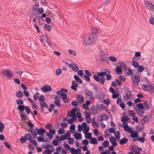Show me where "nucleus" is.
<instances>
[{
    "instance_id": "obj_30",
    "label": "nucleus",
    "mask_w": 154,
    "mask_h": 154,
    "mask_svg": "<svg viewBox=\"0 0 154 154\" xmlns=\"http://www.w3.org/2000/svg\"><path fill=\"white\" fill-rule=\"evenodd\" d=\"M75 125L72 124L71 125L69 128V129L72 133H74L75 131Z\"/></svg>"
},
{
    "instance_id": "obj_36",
    "label": "nucleus",
    "mask_w": 154,
    "mask_h": 154,
    "mask_svg": "<svg viewBox=\"0 0 154 154\" xmlns=\"http://www.w3.org/2000/svg\"><path fill=\"white\" fill-rule=\"evenodd\" d=\"M54 150L53 149H47L45 151L43 152V153H45V154H51V153L53 152Z\"/></svg>"
},
{
    "instance_id": "obj_34",
    "label": "nucleus",
    "mask_w": 154,
    "mask_h": 154,
    "mask_svg": "<svg viewBox=\"0 0 154 154\" xmlns=\"http://www.w3.org/2000/svg\"><path fill=\"white\" fill-rule=\"evenodd\" d=\"M144 104L145 105L144 109H145L146 110H148L149 108L148 101L147 100L145 101Z\"/></svg>"
},
{
    "instance_id": "obj_10",
    "label": "nucleus",
    "mask_w": 154,
    "mask_h": 154,
    "mask_svg": "<svg viewBox=\"0 0 154 154\" xmlns=\"http://www.w3.org/2000/svg\"><path fill=\"white\" fill-rule=\"evenodd\" d=\"M131 92L129 90H127L125 91V95L123 97V100H126L129 99V98L131 96Z\"/></svg>"
},
{
    "instance_id": "obj_3",
    "label": "nucleus",
    "mask_w": 154,
    "mask_h": 154,
    "mask_svg": "<svg viewBox=\"0 0 154 154\" xmlns=\"http://www.w3.org/2000/svg\"><path fill=\"white\" fill-rule=\"evenodd\" d=\"M136 106L139 108V109L136 110L137 113L138 115L142 116V114L144 113V112L142 110H144V106L143 104L142 103H139L136 104Z\"/></svg>"
},
{
    "instance_id": "obj_58",
    "label": "nucleus",
    "mask_w": 154,
    "mask_h": 154,
    "mask_svg": "<svg viewBox=\"0 0 154 154\" xmlns=\"http://www.w3.org/2000/svg\"><path fill=\"white\" fill-rule=\"evenodd\" d=\"M69 52L70 54L74 56H75L76 55V52L74 51H72L69 49Z\"/></svg>"
},
{
    "instance_id": "obj_19",
    "label": "nucleus",
    "mask_w": 154,
    "mask_h": 154,
    "mask_svg": "<svg viewBox=\"0 0 154 154\" xmlns=\"http://www.w3.org/2000/svg\"><path fill=\"white\" fill-rule=\"evenodd\" d=\"M107 59V57L105 55H99V61L100 62H104Z\"/></svg>"
},
{
    "instance_id": "obj_5",
    "label": "nucleus",
    "mask_w": 154,
    "mask_h": 154,
    "mask_svg": "<svg viewBox=\"0 0 154 154\" xmlns=\"http://www.w3.org/2000/svg\"><path fill=\"white\" fill-rule=\"evenodd\" d=\"M94 80L96 82H99V83L102 85H103L105 81V79L103 77H101L100 78L97 75H94L93 76Z\"/></svg>"
},
{
    "instance_id": "obj_63",
    "label": "nucleus",
    "mask_w": 154,
    "mask_h": 154,
    "mask_svg": "<svg viewBox=\"0 0 154 154\" xmlns=\"http://www.w3.org/2000/svg\"><path fill=\"white\" fill-rule=\"evenodd\" d=\"M38 13L40 14H42L44 12V9L42 7L38 8Z\"/></svg>"
},
{
    "instance_id": "obj_62",
    "label": "nucleus",
    "mask_w": 154,
    "mask_h": 154,
    "mask_svg": "<svg viewBox=\"0 0 154 154\" xmlns=\"http://www.w3.org/2000/svg\"><path fill=\"white\" fill-rule=\"evenodd\" d=\"M68 143L70 144H71L73 143V142L74 141L73 138H69L68 139Z\"/></svg>"
},
{
    "instance_id": "obj_12",
    "label": "nucleus",
    "mask_w": 154,
    "mask_h": 154,
    "mask_svg": "<svg viewBox=\"0 0 154 154\" xmlns=\"http://www.w3.org/2000/svg\"><path fill=\"white\" fill-rule=\"evenodd\" d=\"M29 131L30 132L33 138H36L37 133H36L37 131H36V130H35V129H33L32 128H30Z\"/></svg>"
},
{
    "instance_id": "obj_15",
    "label": "nucleus",
    "mask_w": 154,
    "mask_h": 154,
    "mask_svg": "<svg viewBox=\"0 0 154 154\" xmlns=\"http://www.w3.org/2000/svg\"><path fill=\"white\" fill-rule=\"evenodd\" d=\"M77 97V100L79 103H81L84 101V98L82 95L80 94L78 95Z\"/></svg>"
},
{
    "instance_id": "obj_25",
    "label": "nucleus",
    "mask_w": 154,
    "mask_h": 154,
    "mask_svg": "<svg viewBox=\"0 0 154 154\" xmlns=\"http://www.w3.org/2000/svg\"><path fill=\"white\" fill-rule=\"evenodd\" d=\"M116 72H117L119 73H117L118 75L121 74L122 73V68L120 66H117L116 69Z\"/></svg>"
},
{
    "instance_id": "obj_48",
    "label": "nucleus",
    "mask_w": 154,
    "mask_h": 154,
    "mask_svg": "<svg viewBox=\"0 0 154 154\" xmlns=\"http://www.w3.org/2000/svg\"><path fill=\"white\" fill-rule=\"evenodd\" d=\"M123 128H124V130H125L126 131H128L129 129V127L128 126V124L126 123H125V124L124 125V126H123Z\"/></svg>"
},
{
    "instance_id": "obj_40",
    "label": "nucleus",
    "mask_w": 154,
    "mask_h": 154,
    "mask_svg": "<svg viewBox=\"0 0 154 154\" xmlns=\"http://www.w3.org/2000/svg\"><path fill=\"white\" fill-rule=\"evenodd\" d=\"M52 125L50 123H47L45 125L46 129L50 130L52 128Z\"/></svg>"
},
{
    "instance_id": "obj_7",
    "label": "nucleus",
    "mask_w": 154,
    "mask_h": 154,
    "mask_svg": "<svg viewBox=\"0 0 154 154\" xmlns=\"http://www.w3.org/2000/svg\"><path fill=\"white\" fill-rule=\"evenodd\" d=\"M85 94L88 97H90L91 99L94 98L93 94L92 91H91L87 88H85L84 90Z\"/></svg>"
},
{
    "instance_id": "obj_22",
    "label": "nucleus",
    "mask_w": 154,
    "mask_h": 154,
    "mask_svg": "<svg viewBox=\"0 0 154 154\" xmlns=\"http://www.w3.org/2000/svg\"><path fill=\"white\" fill-rule=\"evenodd\" d=\"M108 72L106 74V80L107 81H109L111 80L112 78L111 75L109 74L111 73L109 69H107Z\"/></svg>"
},
{
    "instance_id": "obj_16",
    "label": "nucleus",
    "mask_w": 154,
    "mask_h": 154,
    "mask_svg": "<svg viewBox=\"0 0 154 154\" xmlns=\"http://www.w3.org/2000/svg\"><path fill=\"white\" fill-rule=\"evenodd\" d=\"M128 140L126 137H124L120 140L119 142L121 145L126 143L128 141Z\"/></svg>"
},
{
    "instance_id": "obj_55",
    "label": "nucleus",
    "mask_w": 154,
    "mask_h": 154,
    "mask_svg": "<svg viewBox=\"0 0 154 154\" xmlns=\"http://www.w3.org/2000/svg\"><path fill=\"white\" fill-rule=\"evenodd\" d=\"M26 140L25 137L21 136L20 139V142L21 143H23L26 142Z\"/></svg>"
},
{
    "instance_id": "obj_27",
    "label": "nucleus",
    "mask_w": 154,
    "mask_h": 154,
    "mask_svg": "<svg viewBox=\"0 0 154 154\" xmlns=\"http://www.w3.org/2000/svg\"><path fill=\"white\" fill-rule=\"evenodd\" d=\"M25 107L24 105H19L18 106V109L20 112H22L25 109Z\"/></svg>"
},
{
    "instance_id": "obj_42",
    "label": "nucleus",
    "mask_w": 154,
    "mask_h": 154,
    "mask_svg": "<svg viewBox=\"0 0 154 154\" xmlns=\"http://www.w3.org/2000/svg\"><path fill=\"white\" fill-rule=\"evenodd\" d=\"M68 139V137H66L65 134L61 136L60 137V139L58 140V141H60L61 140H63L65 139Z\"/></svg>"
},
{
    "instance_id": "obj_57",
    "label": "nucleus",
    "mask_w": 154,
    "mask_h": 154,
    "mask_svg": "<svg viewBox=\"0 0 154 154\" xmlns=\"http://www.w3.org/2000/svg\"><path fill=\"white\" fill-rule=\"evenodd\" d=\"M138 69V71L140 72H141L143 71V69H144V68L142 66H138L137 67Z\"/></svg>"
},
{
    "instance_id": "obj_9",
    "label": "nucleus",
    "mask_w": 154,
    "mask_h": 154,
    "mask_svg": "<svg viewBox=\"0 0 154 154\" xmlns=\"http://www.w3.org/2000/svg\"><path fill=\"white\" fill-rule=\"evenodd\" d=\"M51 87L49 85H46L44 87H42V91L44 92H46L51 91Z\"/></svg>"
},
{
    "instance_id": "obj_6",
    "label": "nucleus",
    "mask_w": 154,
    "mask_h": 154,
    "mask_svg": "<svg viewBox=\"0 0 154 154\" xmlns=\"http://www.w3.org/2000/svg\"><path fill=\"white\" fill-rule=\"evenodd\" d=\"M151 117L149 114L146 115L145 116H142L141 123L143 124H146L149 120Z\"/></svg>"
},
{
    "instance_id": "obj_61",
    "label": "nucleus",
    "mask_w": 154,
    "mask_h": 154,
    "mask_svg": "<svg viewBox=\"0 0 154 154\" xmlns=\"http://www.w3.org/2000/svg\"><path fill=\"white\" fill-rule=\"evenodd\" d=\"M61 69H58L56 71V75H59L61 73Z\"/></svg>"
},
{
    "instance_id": "obj_23",
    "label": "nucleus",
    "mask_w": 154,
    "mask_h": 154,
    "mask_svg": "<svg viewBox=\"0 0 154 154\" xmlns=\"http://www.w3.org/2000/svg\"><path fill=\"white\" fill-rule=\"evenodd\" d=\"M39 100L40 101V104H41V103L44 104V103H45V97L43 95H41L40 96L39 98Z\"/></svg>"
},
{
    "instance_id": "obj_45",
    "label": "nucleus",
    "mask_w": 154,
    "mask_h": 154,
    "mask_svg": "<svg viewBox=\"0 0 154 154\" xmlns=\"http://www.w3.org/2000/svg\"><path fill=\"white\" fill-rule=\"evenodd\" d=\"M39 94L38 92H36L34 95L33 97V99L35 100H36L38 97V95Z\"/></svg>"
},
{
    "instance_id": "obj_37",
    "label": "nucleus",
    "mask_w": 154,
    "mask_h": 154,
    "mask_svg": "<svg viewBox=\"0 0 154 154\" xmlns=\"http://www.w3.org/2000/svg\"><path fill=\"white\" fill-rule=\"evenodd\" d=\"M109 143L107 140H105L104 141L103 143H102V145L105 147H107L109 146Z\"/></svg>"
},
{
    "instance_id": "obj_44",
    "label": "nucleus",
    "mask_w": 154,
    "mask_h": 154,
    "mask_svg": "<svg viewBox=\"0 0 154 154\" xmlns=\"http://www.w3.org/2000/svg\"><path fill=\"white\" fill-rule=\"evenodd\" d=\"M29 142L34 145L36 147H37V142L36 140L31 139Z\"/></svg>"
},
{
    "instance_id": "obj_35",
    "label": "nucleus",
    "mask_w": 154,
    "mask_h": 154,
    "mask_svg": "<svg viewBox=\"0 0 154 154\" xmlns=\"http://www.w3.org/2000/svg\"><path fill=\"white\" fill-rule=\"evenodd\" d=\"M70 151L72 154H77L78 152L76 151V149L74 147L71 148Z\"/></svg>"
},
{
    "instance_id": "obj_31",
    "label": "nucleus",
    "mask_w": 154,
    "mask_h": 154,
    "mask_svg": "<svg viewBox=\"0 0 154 154\" xmlns=\"http://www.w3.org/2000/svg\"><path fill=\"white\" fill-rule=\"evenodd\" d=\"M44 27L46 30L48 31H50L51 30V26L50 25L45 24L44 25Z\"/></svg>"
},
{
    "instance_id": "obj_33",
    "label": "nucleus",
    "mask_w": 154,
    "mask_h": 154,
    "mask_svg": "<svg viewBox=\"0 0 154 154\" xmlns=\"http://www.w3.org/2000/svg\"><path fill=\"white\" fill-rule=\"evenodd\" d=\"M24 137L26 140H29V141L31 140L32 138L31 135L28 134H25Z\"/></svg>"
},
{
    "instance_id": "obj_18",
    "label": "nucleus",
    "mask_w": 154,
    "mask_h": 154,
    "mask_svg": "<svg viewBox=\"0 0 154 154\" xmlns=\"http://www.w3.org/2000/svg\"><path fill=\"white\" fill-rule=\"evenodd\" d=\"M73 135L75 138L76 140H80L82 138V136L81 134H79L77 132H75Z\"/></svg>"
},
{
    "instance_id": "obj_53",
    "label": "nucleus",
    "mask_w": 154,
    "mask_h": 154,
    "mask_svg": "<svg viewBox=\"0 0 154 154\" xmlns=\"http://www.w3.org/2000/svg\"><path fill=\"white\" fill-rule=\"evenodd\" d=\"M133 65L134 67L137 68L139 66V64L136 61H133Z\"/></svg>"
},
{
    "instance_id": "obj_56",
    "label": "nucleus",
    "mask_w": 154,
    "mask_h": 154,
    "mask_svg": "<svg viewBox=\"0 0 154 154\" xmlns=\"http://www.w3.org/2000/svg\"><path fill=\"white\" fill-rule=\"evenodd\" d=\"M25 109L27 113L29 114L31 111L30 107L28 106H26L25 107Z\"/></svg>"
},
{
    "instance_id": "obj_21",
    "label": "nucleus",
    "mask_w": 154,
    "mask_h": 154,
    "mask_svg": "<svg viewBox=\"0 0 154 154\" xmlns=\"http://www.w3.org/2000/svg\"><path fill=\"white\" fill-rule=\"evenodd\" d=\"M43 104H44L41 103V104H40V108H41V111H42V112H44V109H43L45 107L46 108H48V105L46 103H44Z\"/></svg>"
},
{
    "instance_id": "obj_24",
    "label": "nucleus",
    "mask_w": 154,
    "mask_h": 154,
    "mask_svg": "<svg viewBox=\"0 0 154 154\" xmlns=\"http://www.w3.org/2000/svg\"><path fill=\"white\" fill-rule=\"evenodd\" d=\"M76 112V111L75 109H72L71 110L70 113L69 112L68 116L69 117H71L72 115H75Z\"/></svg>"
},
{
    "instance_id": "obj_47",
    "label": "nucleus",
    "mask_w": 154,
    "mask_h": 154,
    "mask_svg": "<svg viewBox=\"0 0 154 154\" xmlns=\"http://www.w3.org/2000/svg\"><path fill=\"white\" fill-rule=\"evenodd\" d=\"M98 30L97 28H96V27H94L93 28L92 30V32L91 33L96 35L97 33Z\"/></svg>"
},
{
    "instance_id": "obj_41",
    "label": "nucleus",
    "mask_w": 154,
    "mask_h": 154,
    "mask_svg": "<svg viewBox=\"0 0 154 154\" xmlns=\"http://www.w3.org/2000/svg\"><path fill=\"white\" fill-rule=\"evenodd\" d=\"M22 119L26 120V116L25 114L22 112H20Z\"/></svg>"
},
{
    "instance_id": "obj_4",
    "label": "nucleus",
    "mask_w": 154,
    "mask_h": 154,
    "mask_svg": "<svg viewBox=\"0 0 154 154\" xmlns=\"http://www.w3.org/2000/svg\"><path fill=\"white\" fill-rule=\"evenodd\" d=\"M152 84H151L148 85L147 84L144 85H142V88L143 90L146 91H149L151 92H153L154 88L152 87Z\"/></svg>"
},
{
    "instance_id": "obj_50",
    "label": "nucleus",
    "mask_w": 154,
    "mask_h": 154,
    "mask_svg": "<svg viewBox=\"0 0 154 154\" xmlns=\"http://www.w3.org/2000/svg\"><path fill=\"white\" fill-rule=\"evenodd\" d=\"M103 102L107 105L110 103V100L109 99L106 98L103 100Z\"/></svg>"
},
{
    "instance_id": "obj_32",
    "label": "nucleus",
    "mask_w": 154,
    "mask_h": 154,
    "mask_svg": "<svg viewBox=\"0 0 154 154\" xmlns=\"http://www.w3.org/2000/svg\"><path fill=\"white\" fill-rule=\"evenodd\" d=\"M130 136L133 138L136 137H138V133L137 132L135 131L134 133H131L130 135Z\"/></svg>"
},
{
    "instance_id": "obj_28",
    "label": "nucleus",
    "mask_w": 154,
    "mask_h": 154,
    "mask_svg": "<svg viewBox=\"0 0 154 154\" xmlns=\"http://www.w3.org/2000/svg\"><path fill=\"white\" fill-rule=\"evenodd\" d=\"M16 97L18 98H21L23 96V94L21 91H18L16 94Z\"/></svg>"
},
{
    "instance_id": "obj_51",
    "label": "nucleus",
    "mask_w": 154,
    "mask_h": 154,
    "mask_svg": "<svg viewBox=\"0 0 154 154\" xmlns=\"http://www.w3.org/2000/svg\"><path fill=\"white\" fill-rule=\"evenodd\" d=\"M58 132L60 134H63L65 133V130L63 128H60L59 129Z\"/></svg>"
},
{
    "instance_id": "obj_60",
    "label": "nucleus",
    "mask_w": 154,
    "mask_h": 154,
    "mask_svg": "<svg viewBox=\"0 0 154 154\" xmlns=\"http://www.w3.org/2000/svg\"><path fill=\"white\" fill-rule=\"evenodd\" d=\"M127 69L128 70V72H127V75H132L133 74V72L131 69L129 68H127Z\"/></svg>"
},
{
    "instance_id": "obj_2",
    "label": "nucleus",
    "mask_w": 154,
    "mask_h": 154,
    "mask_svg": "<svg viewBox=\"0 0 154 154\" xmlns=\"http://www.w3.org/2000/svg\"><path fill=\"white\" fill-rule=\"evenodd\" d=\"M131 79L132 83L134 85L137 86L140 81L139 76L138 74H132L131 75Z\"/></svg>"
},
{
    "instance_id": "obj_52",
    "label": "nucleus",
    "mask_w": 154,
    "mask_h": 154,
    "mask_svg": "<svg viewBox=\"0 0 154 154\" xmlns=\"http://www.w3.org/2000/svg\"><path fill=\"white\" fill-rule=\"evenodd\" d=\"M109 59L112 62H116L117 60V59L115 57L112 56L109 57Z\"/></svg>"
},
{
    "instance_id": "obj_13",
    "label": "nucleus",
    "mask_w": 154,
    "mask_h": 154,
    "mask_svg": "<svg viewBox=\"0 0 154 154\" xmlns=\"http://www.w3.org/2000/svg\"><path fill=\"white\" fill-rule=\"evenodd\" d=\"M107 69H109L107 68L104 69H103V72H98L97 74V76H98V77L99 76H102L103 77L108 72V70H107Z\"/></svg>"
},
{
    "instance_id": "obj_59",
    "label": "nucleus",
    "mask_w": 154,
    "mask_h": 154,
    "mask_svg": "<svg viewBox=\"0 0 154 154\" xmlns=\"http://www.w3.org/2000/svg\"><path fill=\"white\" fill-rule=\"evenodd\" d=\"M89 129V127H88L87 128H85L83 131V133L85 134H86L88 132Z\"/></svg>"
},
{
    "instance_id": "obj_26",
    "label": "nucleus",
    "mask_w": 154,
    "mask_h": 154,
    "mask_svg": "<svg viewBox=\"0 0 154 154\" xmlns=\"http://www.w3.org/2000/svg\"><path fill=\"white\" fill-rule=\"evenodd\" d=\"M90 143L91 144H96L97 143V140L96 138L91 137L90 139Z\"/></svg>"
},
{
    "instance_id": "obj_38",
    "label": "nucleus",
    "mask_w": 154,
    "mask_h": 154,
    "mask_svg": "<svg viewBox=\"0 0 154 154\" xmlns=\"http://www.w3.org/2000/svg\"><path fill=\"white\" fill-rule=\"evenodd\" d=\"M85 119L86 120V121L88 123H89L91 122V118L90 117V116L89 115H86L85 117Z\"/></svg>"
},
{
    "instance_id": "obj_43",
    "label": "nucleus",
    "mask_w": 154,
    "mask_h": 154,
    "mask_svg": "<svg viewBox=\"0 0 154 154\" xmlns=\"http://www.w3.org/2000/svg\"><path fill=\"white\" fill-rule=\"evenodd\" d=\"M55 107V105L53 104H51L50 105V107L48 109L49 112H51Z\"/></svg>"
},
{
    "instance_id": "obj_29",
    "label": "nucleus",
    "mask_w": 154,
    "mask_h": 154,
    "mask_svg": "<svg viewBox=\"0 0 154 154\" xmlns=\"http://www.w3.org/2000/svg\"><path fill=\"white\" fill-rule=\"evenodd\" d=\"M115 137L118 139L119 140L120 139V132L118 131H116L114 133Z\"/></svg>"
},
{
    "instance_id": "obj_8",
    "label": "nucleus",
    "mask_w": 154,
    "mask_h": 154,
    "mask_svg": "<svg viewBox=\"0 0 154 154\" xmlns=\"http://www.w3.org/2000/svg\"><path fill=\"white\" fill-rule=\"evenodd\" d=\"M144 4L147 8L149 10L154 9V5L150 2L148 1H145Z\"/></svg>"
},
{
    "instance_id": "obj_39",
    "label": "nucleus",
    "mask_w": 154,
    "mask_h": 154,
    "mask_svg": "<svg viewBox=\"0 0 154 154\" xmlns=\"http://www.w3.org/2000/svg\"><path fill=\"white\" fill-rule=\"evenodd\" d=\"M85 135V138L87 139H91V137H91L92 134L91 133H89Z\"/></svg>"
},
{
    "instance_id": "obj_54",
    "label": "nucleus",
    "mask_w": 154,
    "mask_h": 154,
    "mask_svg": "<svg viewBox=\"0 0 154 154\" xmlns=\"http://www.w3.org/2000/svg\"><path fill=\"white\" fill-rule=\"evenodd\" d=\"M60 100H55L54 101V103L55 104V105L58 107H60Z\"/></svg>"
},
{
    "instance_id": "obj_49",
    "label": "nucleus",
    "mask_w": 154,
    "mask_h": 154,
    "mask_svg": "<svg viewBox=\"0 0 154 154\" xmlns=\"http://www.w3.org/2000/svg\"><path fill=\"white\" fill-rule=\"evenodd\" d=\"M129 119V118L128 116L127 117H122L121 121L122 122H127Z\"/></svg>"
},
{
    "instance_id": "obj_46",
    "label": "nucleus",
    "mask_w": 154,
    "mask_h": 154,
    "mask_svg": "<svg viewBox=\"0 0 154 154\" xmlns=\"http://www.w3.org/2000/svg\"><path fill=\"white\" fill-rule=\"evenodd\" d=\"M16 103L18 105H21V104H23V102L22 100L20 99H18L17 100Z\"/></svg>"
},
{
    "instance_id": "obj_64",
    "label": "nucleus",
    "mask_w": 154,
    "mask_h": 154,
    "mask_svg": "<svg viewBox=\"0 0 154 154\" xmlns=\"http://www.w3.org/2000/svg\"><path fill=\"white\" fill-rule=\"evenodd\" d=\"M28 126L30 127V128H32L34 127V125L29 121L28 122Z\"/></svg>"
},
{
    "instance_id": "obj_11",
    "label": "nucleus",
    "mask_w": 154,
    "mask_h": 154,
    "mask_svg": "<svg viewBox=\"0 0 154 154\" xmlns=\"http://www.w3.org/2000/svg\"><path fill=\"white\" fill-rule=\"evenodd\" d=\"M3 73L4 75H6L9 78H11L12 76V73L7 69H5L3 71Z\"/></svg>"
},
{
    "instance_id": "obj_14",
    "label": "nucleus",
    "mask_w": 154,
    "mask_h": 154,
    "mask_svg": "<svg viewBox=\"0 0 154 154\" xmlns=\"http://www.w3.org/2000/svg\"><path fill=\"white\" fill-rule=\"evenodd\" d=\"M69 67L71 68L75 72L79 70L78 66L75 64L72 63L71 64H69Z\"/></svg>"
},
{
    "instance_id": "obj_1",
    "label": "nucleus",
    "mask_w": 154,
    "mask_h": 154,
    "mask_svg": "<svg viewBox=\"0 0 154 154\" xmlns=\"http://www.w3.org/2000/svg\"><path fill=\"white\" fill-rule=\"evenodd\" d=\"M83 42L85 45H90L95 42L97 41V35L91 33L88 36L83 37Z\"/></svg>"
},
{
    "instance_id": "obj_17",
    "label": "nucleus",
    "mask_w": 154,
    "mask_h": 154,
    "mask_svg": "<svg viewBox=\"0 0 154 154\" xmlns=\"http://www.w3.org/2000/svg\"><path fill=\"white\" fill-rule=\"evenodd\" d=\"M100 118L99 119L98 121H102L103 120L106 121L109 119V116L105 114H104L103 116H100Z\"/></svg>"
},
{
    "instance_id": "obj_20",
    "label": "nucleus",
    "mask_w": 154,
    "mask_h": 154,
    "mask_svg": "<svg viewBox=\"0 0 154 154\" xmlns=\"http://www.w3.org/2000/svg\"><path fill=\"white\" fill-rule=\"evenodd\" d=\"M37 132V133L38 134L40 135H42L45 132V129L43 128H40L38 129Z\"/></svg>"
}]
</instances>
